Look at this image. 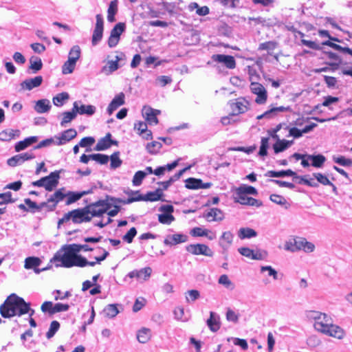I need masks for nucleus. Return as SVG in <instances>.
Segmentation results:
<instances>
[{
    "label": "nucleus",
    "instance_id": "338daca9",
    "mask_svg": "<svg viewBox=\"0 0 352 352\" xmlns=\"http://www.w3.org/2000/svg\"><path fill=\"white\" fill-rule=\"evenodd\" d=\"M190 233L192 236H205L210 233V230L203 229L200 227H195L190 230Z\"/></svg>",
    "mask_w": 352,
    "mask_h": 352
},
{
    "label": "nucleus",
    "instance_id": "ea45409f",
    "mask_svg": "<svg viewBox=\"0 0 352 352\" xmlns=\"http://www.w3.org/2000/svg\"><path fill=\"white\" fill-rule=\"evenodd\" d=\"M322 44L324 45L331 47V48H333L337 51H339L340 52L346 53V54H349L352 56V50H351L350 48H349L347 47H342L340 45H338V44H336V43L331 42V41H324V42H323Z\"/></svg>",
    "mask_w": 352,
    "mask_h": 352
},
{
    "label": "nucleus",
    "instance_id": "a878e982",
    "mask_svg": "<svg viewBox=\"0 0 352 352\" xmlns=\"http://www.w3.org/2000/svg\"><path fill=\"white\" fill-rule=\"evenodd\" d=\"M208 221H221L224 219L223 212L217 208H212L205 214Z\"/></svg>",
    "mask_w": 352,
    "mask_h": 352
},
{
    "label": "nucleus",
    "instance_id": "dca6fc26",
    "mask_svg": "<svg viewBox=\"0 0 352 352\" xmlns=\"http://www.w3.org/2000/svg\"><path fill=\"white\" fill-rule=\"evenodd\" d=\"M249 102L243 98H237L231 104L233 115L244 113L249 109Z\"/></svg>",
    "mask_w": 352,
    "mask_h": 352
},
{
    "label": "nucleus",
    "instance_id": "1a4fd4ad",
    "mask_svg": "<svg viewBox=\"0 0 352 352\" xmlns=\"http://www.w3.org/2000/svg\"><path fill=\"white\" fill-rule=\"evenodd\" d=\"M96 24L92 34L91 43L93 45H96L102 40L104 31V19L100 14L96 16Z\"/></svg>",
    "mask_w": 352,
    "mask_h": 352
},
{
    "label": "nucleus",
    "instance_id": "7ed1b4c3",
    "mask_svg": "<svg viewBox=\"0 0 352 352\" xmlns=\"http://www.w3.org/2000/svg\"><path fill=\"white\" fill-rule=\"evenodd\" d=\"M0 312L3 318H10L14 316H21L25 314H29L30 316H32L34 314V310L30 308V304L27 303L23 298L15 294L8 297L0 307Z\"/></svg>",
    "mask_w": 352,
    "mask_h": 352
},
{
    "label": "nucleus",
    "instance_id": "0eeeda50",
    "mask_svg": "<svg viewBox=\"0 0 352 352\" xmlns=\"http://www.w3.org/2000/svg\"><path fill=\"white\" fill-rule=\"evenodd\" d=\"M250 88L251 92L256 96L254 100L256 104H264L266 103L268 95L263 85L258 82H252Z\"/></svg>",
    "mask_w": 352,
    "mask_h": 352
},
{
    "label": "nucleus",
    "instance_id": "c85d7f7f",
    "mask_svg": "<svg viewBox=\"0 0 352 352\" xmlns=\"http://www.w3.org/2000/svg\"><path fill=\"white\" fill-rule=\"evenodd\" d=\"M111 134L108 133L104 138L100 140L98 142L95 149L96 151H104L109 148L111 144H116L117 142L111 140Z\"/></svg>",
    "mask_w": 352,
    "mask_h": 352
},
{
    "label": "nucleus",
    "instance_id": "58836bf2",
    "mask_svg": "<svg viewBox=\"0 0 352 352\" xmlns=\"http://www.w3.org/2000/svg\"><path fill=\"white\" fill-rule=\"evenodd\" d=\"M41 260L35 256H30L25 258L24 267L27 270L38 267L41 264Z\"/></svg>",
    "mask_w": 352,
    "mask_h": 352
},
{
    "label": "nucleus",
    "instance_id": "9d476101",
    "mask_svg": "<svg viewBox=\"0 0 352 352\" xmlns=\"http://www.w3.org/2000/svg\"><path fill=\"white\" fill-rule=\"evenodd\" d=\"M125 29L126 25L124 23H118L113 27L108 39L109 47H114L118 44L120 36L125 31Z\"/></svg>",
    "mask_w": 352,
    "mask_h": 352
},
{
    "label": "nucleus",
    "instance_id": "de8ad7c7",
    "mask_svg": "<svg viewBox=\"0 0 352 352\" xmlns=\"http://www.w3.org/2000/svg\"><path fill=\"white\" fill-rule=\"evenodd\" d=\"M270 199L272 202H274L278 205L284 206L286 209H287L290 206L287 203L286 199L284 197L279 195H276V194L271 195L270 197Z\"/></svg>",
    "mask_w": 352,
    "mask_h": 352
},
{
    "label": "nucleus",
    "instance_id": "680f3d73",
    "mask_svg": "<svg viewBox=\"0 0 352 352\" xmlns=\"http://www.w3.org/2000/svg\"><path fill=\"white\" fill-rule=\"evenodd\" d=\"M175 318L182 322H186L188 320V317L184 314V308L181 307H176L173 311Z\"/></svg>",
    "mask_w": 352,
    "mask_h": 352
},
{
    "label": "nucleus",
    "instance_id": "37998d69",
    "mask_svg": "<svg viewBox=\"0 0 352 352\" xmlns=\"http://www.w3.org/2000/svg\"><path fill=\"white\" fill-rule=\"evenodd\" d=\"M119 311L117 308V306L113 304L108 305L103 309L104 315L109 318L116 317Z\"/></svg>",
    "mask_w": 352,
    "mask_h": 352
},
{
    "label": "nucleus",
    "instance_id": "9b49d317",
    "mask_svg": "<svg viewBox=\"0 0 352 352\" xmlns=\"http://www.w3.org/2000/svg\"><path fill=\"white\" fill-rule=\"evenodd\" d=\"M186 250L193 255L213 256L212 250L206 245L201 243L190 244L186 246Z\"/></svg>",
    "mask_w": 352,
    "mask_h": 352
},
{
    "label": "nucleus",
    "instance_id": "aec40b11",
    "mask_svg": "<svg viewBox=\"0 0 352 352\" xmlns=\"http://www.w3.org/2000/svg\"><path fill=\"white\" fill-rule=\"evenodd\" d=\"M74 110L80 115L92 116L95 113L96 108L91 104H82L80 101H76L73 104Z\"/></svg>",
    "mask_w": 352,
    "mask_h": 352
},
{
    "label": "nucleus",
    "instance_id": "2eb2a0df",
    "mask_svg": "<svg viewBox=\"0 0 352 352\" xmlns=\"http://www.w3.org/2000/svg\"><path fill=\"white\" fill-rule=\"evenodd\" d=\"M151 273L152 269L150 267H146L139 270H135L130 272L126 275V277H129L130 278H135L140 281H146L151 277Z\"/></svg>",
    "mask_w": 352,
    "mask_h": 352
},
{
    "label": "nucleus",
    "instance_id": "8fccbe9b",
    "mask_svg": "<svg viewBox=\"0 0 352 352\" xmlns=\"http://www.w3.org/2000/svg\"><path fill=\"white\" fill-rule=\"evenodd\" d=\"M30 69H32L33 73H36L41 69L43 63L41 59L36 56H32L30 59Z\"/></svg>",
    "mask_w": 352,
    "mask_h": 352
},
{
    "label": "nucleus",
    "instance_id": "6ab92c4d",
    "mask_svg": "<svg viewBox=\"0 0 352 352\" xmlns=\"http://www.w3.org/2000/svg\"><path fill=\"white\" fill-rule=\"evenodd\" d=\"M235 195V201L239 203L240 204L256 207H260L262 206V202L261 201L252 197H248V195L245 194H239L236 191Z\"/></svg>",
    "mask_w": 352,
    "mask_h": 352
},
{
    "label": "nucleus",
    "instance_id": "69168bd1",
    "mask_svg": "<svg viewBox=\"0 0 352 352\" xmlns=\"http://www.w3.org/2000/svg\"><path fill=\"white\" fill-rule=\"evenodd\" d=\"M59 327H60V324L58 321H56V320L52 321L50 324V329L46 333V337L48 339L52 338L55 335V333L58 331Z\"/></svg>",
    "mask_w": 352,
    "mask_h": 352
},
{
    "label": "nucleus",
    "instance_id": "c03bdc74",
    "mask_svg": "<svg viewBox=\"0 0 352 352\" xmlns=\"http://www.w3.org/2000/svg\"><path fill=\"white\" fill-rule=\"evenodd\" d=\"M256 236V232L252 228H243L239 231V237L241 239H250Z\"/></svg>",
    "mask_w": 352,
    "mask_h": 352
},
{
    "label": "nucleus",
    "instance_id": "4d7b16f0",
    "mask_svg": "<svg viewBox=\"0 0 352 352\" xmlns=\"http://www.w3.org/2000/svg\"><path fill=\"white\" fill-rule=\"evenodd\" d=\"M200 297V293L198 290L191 289L186 293V300L188 303H192Z\"/></svg>",
    "mask_w": 352,
    "mask_h": 352
},
{
    "label": "nucleus",
    "instance_id": "6e6d98bb",
    "mask_svg": "<svg viewBox=\"0 0 352 352\" xmlns=\"http://www.w3.org/2000/svg\"><path fill=\"white\" fill-rule=\"evenodd\" d=\"M62 190L63 189H59L56 191L52 196H50V197L47 199V201L49 203L53 202L54 203V205H56L62 201L66 197V195H65Z\"/></svg>",
    "mask_w": 352,
    "mask_h": 352
},
{
    "label": "nucleus",
    "instance_id": "3c124183",
    "mask_svg": "<svg viewBox=\"0 0 352 352\" xmlns=\"http://www.w3.org/2000/svg\"><path fill=\"white\" fill-rule=\"evenodd\" d=\"M185 182V186L188 189H199L202 188V181L201 179L188 178Z\"/></svg>",
    "mask_w": 352,
    "mask_h": 352
},
{
    "label": "nucleus",
    "instance_id": "412c9836",
    "mask_svg": "<svg viewBox=\"0 0 352 352\" xmlns=\"http://www.w3.org/2000/svg\"><path fill=\"white\" fill-rule=\"evenodd\" d=\"M289 110V107H283V106H280V107H271L268 110L265 111L263 113L258 116L256 117V119L257 120H261L263 118L271 119V118H273L275 116H276L280 113L285 112Z\"/></svg>",
    "mask_w": 352,
    "mask_h": 352
},
{
    "label": "nucleus",
    "instance_id": "a19ab883",
    "mask_svg": "<svg viewBox=\"0 0 352 352\" xmlns=\"http://www.w3.org/2000/svg\"><path fill=\"white\" fill-rule=\"evenodd\" d=\"M69 96L67 92H62L55 96L53 99V103L55 106L61 107L69 99Z\"/></svg>",
    "mask_w": 352,
    "mask_h": 352
},
{
    "label": "nucleus",
    "instance_id": "f3484780",
    "mask_svg": "<svg viewBox=\"0 0 352 352\" xmlns=\"http://www.w3.org/2000/svg\"><path fill=\"white\" fill-rule=\"evenodd\" d=\"M77 135V131L74 129H69L63 131L61 133L54 137L58 141L56 142V144L60 146L65 144L69 142Z\"/></svg>",
    "mask_w": 352,
    "mask_h": 352
},
{
    "label": "nucleus",
    "instance_id": "5701e85b",
    "mask_svg": "<svg viewBox=\"0 0 352 352\" xmlns=\"http://www.w3.org/2000/svg\"><path fill=\"white\" fill-rule=\"evenodd\" d=\"M124 99H125V96L122 92L117 94L113 98V99L112 100V101L111 102V103L109 104V106L107 107V111L108 114L111 115L115 110H116L118 107H120V106L124 104Z\"/></svg>",
    "mask_w": 352,
    "mask_h": 352
},
{
    "label": "nucleus",
    "instance_id": "2f4dec72",
    "mask_svg": "<svg viewBox=\"0 0 352 352\" xmlns=\"http://www.w3.org/2000/svg\"><path fill=\"white\" fill-rule=\"evenodd\" d=\"M315 245L305 238H298V251L302 250L306 253H311L315 250Z\"/></svg>",
    "mask_w": 352,
    "mask_h": 352
},
{
    "label": "nucleus",
    "instance_id": "20e7f679",
    "mask_svg": "<svg viewBox=\"0 0 352 352\" xmlns=\"http://www.w3.org/2000/svg\"><path fill=\"white\" fill-rule=\"evenodd\" d=\"M70 219L75 223H80L82 222L89 221L91 220V216L89 215L86 208L74 210L65 214L63 217L58 220V226Z\"/></svg>",
    "mask_w": 352,
    "mask_h": 352
},
{
    "label": "nucleus",
    "instance_id": "49530a36",
    "mask_svg": "<svg viewBox=\"0 0 352 352\" xmlns=\"http://www.w3.org/2000/svg\"><path fill=\"white\" fill-rule=\"evenodd\" d=\"M270 137H263L261 140V146L258 151V155L265 157L267 155V149L270 147Z\"/></svg>",
    "mask_w": 352,
    "mask_h": 352
},
{
    "label": "nucleus",
    "instance_id": "79ce46f5",
    "mask_svg": "<svg viewBox=\"0 0 352 352\" xmlns=\"http://www.w3.org/2000/svg\"><path fill=\"white\" fill-rule=\"evenodd\" d=\"M236 191L239 194H245L246 195H256L258 194L257 190L254 187L248 185L240 186L238 188H236Z\"/></svg>",
    "mask_w": 352,
    "mask_h": 352
},
{
    "label": "nucleus",
    "instance_id": "423d86ee",
    "mask_svg": "<svg viewBox=\"0 0 352 352\" xmlns=\"http://www.w3.org/2000/svg\"><path fill=\"white\" fill-rule=\"evenodd\" d=\"M60 178V172H52L48 176L42 177L41 179L33 182L32 186L36 187H43L47 191H52L58 184Z\"/></svg>",
    "mask_w": 352,
    "mask_h": 352
},
{
    "label": "nucleus",
    "instance_id": "0e129e2a",
    "mask_svg": "<svg viewBox=\"0 0 352 352\" xmlns=\"http://www.w3.org/2000/svg\"><path fill=\"white\" fill-rule=\"evenodd\" d=\"M261 273L267 272L268 276L272 277V278L275 280L278 279V272L272 266H270V265L261 266Z\"/></svg>",
    "mask_w": 352,
    "mask_h": 352
},
{
    "label": "nucleus",
    "instance_id": "cd10ccee",
    "mask_svg": "<svg viewBox=\"0 0 352 352\" xmlns=\"http://www.w3.org/2000/svg\"><path fill=\"white\" fill-rule=\"evenodd\" d=\"M181 3H182L181 0H162V2L164 8L169 13H172L177 10H181Z\"/></svg>",
    "mask_w": 352,
    "mask_h": 352
},
{
    "label": "nucleus",
    "instance_id": "ddd939ff",
    "mask_svg": "<svg viewBox=\"0 0 352 352\" xmlns=\"http://www.w3.org/2000/svg\"><path fill=\"white\" fill-rule=\"evenodd\" d=\"M188 241V236L182 233H175L167 235L163 243L165 245L172 247L178 244L186 243Z\"/></svg>",
    "mask_w": 352,
    "mask_h": 352
},
{
    "label": "nucleus",
    "instance_id": "c756f323",
    "mask_svg": "<svg viewBox=\"0 0 352 352\" xmlns=\"http://www.w3.org/2000/svg\"><path fill=\"white\" fill-rule=\"evenodd\" d=\"M52 106L50 101L47 99L38 100L34 106V110L38 113H44L49 111Z\"/></svg>",
    "mask_w": 352,
    "mask_h": 352
},
{
    "label": "nucleus",
    "instance_id": "c9c22d12",
    "mask_svg": "<svg viewBox=\"0 0 352 352\" xmlns=\"http://www.w3.org/2000/svg\"><path fill=\"white\" fill-rule=\"evenodd\" d=\"M89 192H90L89 191H82V192H69L66 195V197H67V201H66V204L70 205V204L77 201L78 200H79L82 196L87 195Z\"/></svg>",
    "mask_w": 352,
    "mask_h": 352
},
{
    "label": "nucleus",
    "instance_id": "4be33fe9",
    "mask_svg": "<svg viewBox=\"0 0 352 352\" xmlns=\"http://www.w3.org/2000/svg\"><path fill=\"white\" fill-rule=\"evenodd\" d=\"M43 82V77L41 76H37L34 78L25 79L21 84V88L22 90L30 91L34 88L38 87Z\"/></svg>",
    "mask_w": 352,
    "mask_h": 352
},
{
    "label": "nucleus",
    "instance_id": "a18cd8bd",
    "mask_svg": "<svg viewBox=\"0 0 352 352\" xmlns=\"http://www.w3.org/2000/svg\"><path fill=\"white\" fill-rule=\"evenodd\" d=\"M19 131L13 129H6L0 133V140L3 142L10 141L14 138L15 133H18Z\"/></svg>",
    "mask_w": 352,
    "mask_h": 352
},
{
    "label": "nucleus",
    "instance_id": "4468645a",
    "mask_svg": "<svg viewBox=\"0 0 352 352\" xmlns=\"http://www.w3.org/2000/svg\"><path fill=\"white\" fill-rule=\"evenodd\" d=\"M125 57L124 53L116 52V55L114 60H109L105 66L102 69V72L109 75L113 72L116 71L119 67L118 62L123 60Z\"/></svg>",
    "mask_w": 352,
    "mask_h": 352
},
{
    "label": "nucleus",
    "instance_id": "774afa93",
    "mask_svg": "<svg viewBox=\"0 0 352 352\" xmlns=\"http://www.w3.org/2000/svg\"><path fill=\"white\" fill-rule=\"evenodd\" d=\"M313 176L316 179V180L322 185L329 186L333 185V183L329 181L327 177L320 173H314Z\"/></svg>",
    "mask_w": 352,
    "mask_h": 352
},
{
    "label": "nucleus",
    "instance_id": "f704fd0d",
    "mask_svg": "<svg viewBox=\"0 0 352 352\" xmlns=\"http://www.w3.org/2000/svg\"><path fill=\"white\" fill-rule=\"evenodd\" d=\"M265 176L270 177H283L286 176H295L296 177H298L296 176V173L290 169L280 171L269 170L265 173Z\"/></svg>",
    "mask_w": 352,
    "mask_h": 352
},
{
    "label": "nucleus",
    "instance_id": "393cba45",
    "mask_svg": "<svg viewBox=\"0 0 352 352\" xmlns=\"http://www.w3.org/2000/svg\"><path fill=\"white\" fill-rule=\"evenodd\" d=\"M38 140V136H30L25 138L22 141L18 142L14 146L15 151L19 152L31 146L32 144L37 142Z\"/></svg>",
    "mask_w": 352,
    "mask_h": 352
},
{
    "label": "nucleus",
    "instance_id": "7c9ffc66",
    "mask_svg": "<svg viewBox=\"0 0 352 352\" xmlns=\"http://www.w3.org/2000/svg\"><path fill=\"white\" fill-rule=\"evenodd\" d=\"M207 325L212 332H216L219 329V318L215 313L210 312V318L207 320Z\"/></svg>",
    "mask_w": 352,
    "mask_h": 352
},
{
    "label": "nucleus",
    "instance_id": "6e6552de",
    "mask_svg": "<svg viewBox=\"0 0 352 352\" xmlns=\"http://www.w3.org/2000/svg\"><path fill=\"white\" fill-rule=\"evenodd\" d=\"M159 211L162 212L158 214L160 223L164 225H170L175 220V218L172 214L174 211V208L172 205H162L159 208Z\"/></svg>",
    "mask_w": 352,
    "mask_h": 352
},
{
    "label": "nucleus",
    "instance_id": "f8f14e48",
    "mask_svg": "<svg viewBox=\"0 0 352 352\" xmlns=\"http://www.w3.org/2000/svg\"><path fill=\"white\" fill-rule=\"evenodd\" d=\"M161 111L151 108L149 106H144L142 110V116L149 125H156L158 123L157 116Z\"/></svg>",
    "mask_w": 352,
    "mask_h": 352
},
{
    "label": "nucleus",
    "instance_id": "bf43d9fd",
    "mask_svg": "<svg viewBox=\"0 0 352 352\" xmlns=\"http://www.w3.org/2000/svg\"><path fill=\"white\" fill-rule=\"evenodd\" d=\"M218 283L223 285L226 288L229 289H233L234 287L233 283L230 280L229 277L226 274H223L219 276Z\"/></svg>",
    "mask_w": 352,
    "mask_h": 352
},
{
    "label": "nucleus",
    "instance_id": "5fc2aeb1",
    "mask_svg": "<svg viewBox=\"0 0 352 352\" xmlns=\"http://www.w3.org/2000/svg\"><path fill=\"white\" fill-rule=\"evenodd\" d=\"M76 65V62L68 59L62 66V73L63 74H72L75 69Z\"/></svg>",
    "mask_w": 352,
    "mask_h": 352
},
{
    "label": "nucleus",
    "instance_id": "e2e57ef3",
    "mask_svg": "<svg viewBox=\"0 0 352 352\" xmlns=\"http://www.w3.org/2000/svg\"><path fill=\"white\" fill-rule=\"evenodd\" d=\"M146 173H145L144 171L139 170V171L136 172L133 178V181H132L133 185L134 186H140L142 182V180L146 177Z\"/></svg>",
    "mask_w": 352,
    "mask_h": 352
},
{
    "label": "nucleus",
    "instance_id": "bb28decb",
    "mask_svg": "<svg viewBox=\"0 0 352 352\" xmlns=\"http://www.w3.org/2000/svg\"><path fill=\"white\" fill-rule=\"evenodd\" d=\"M294 144L293 140H287L285 139H278L273 145V149L275 153H279L287 150Z\"/></svg>",
    "mask_w": 352,
    "mask_h": 352
},
{
    "label": "nucleus",
    "instance_id": "a211bd4d",
    "mask_svg": "<svg viewBox=\"0 0 352 352\" xmlns=\"http://www.w3.org/2000/svg\"><path fill=\"white\" fill-rule=\"evenodd\" d=\"M213 61L221 63L228 69H232L236 67V61L232 56L225 54H214L212 56Z\"/></svg>",
    "mask_w": 352,
    "mask_h": 352
},
{
    "label": "nucleus",
    "instance_id": "f257e3e1",
    "mask_svg": "<svg viewBox=\"0 0 352 352\" xmlns=\"http://www.w3.org/2000/svg\"><path fill=\"white\" fill-rule=\"evenodd\" d=\"M103 252L102 256L96 257V262L88 261L85 257L78 254L79 249L77 248L76 244H70L65 245L61 250L58 251L50 261L54 263L57 267H63L69 268L73 266L80 267L87 265L94 266L96 263H100L109 255L107 251L104 250Z\"/></svg>",
    "mask_w": 352,
    "mask_h": 352
},
{
    "label": "nucleus",
    "instance_id": "e433bc0d",
    "mask_svg": "<svg viewBox=\"0 0 352 352\" xmlns=\"http://www.w3.org/2000/svg\"><path fill=\"white\" fill-rule=\"evenodd\" d=\"M307 158L311 161V165L316 168H321L326 161V157L321 154L308 155Z\"/></svg>",
    "mask_w": 352,
    "mask_h": 352
},
{
    "label": "nucleus",
    "instance_id": "13d9d810",
    "mask_svg": "<svg viewBox=\"0 0 352 352\" xmlns=\"http://www.w3.org/2000/svg\"><path fill=\"white\" fill-rule=\"evenodd\" d=\"M119 155V152H115L110 156L109 160L111 161V168L116 169L121 166L122 162L120 159Z\"/></svg>",
    "mask_w": 352,
    "mask_h": 352
},
{
    "label": "nucleus",
    "instance_id": "39448f33",
    "mask_svg": "<svg viewBox=\"0 0 352 352\" xmlns=\"http://www.w3.org/2000/svg\"><path fill=\"white\" fill-rule=\"evenodd\" d=\"M113 199H109L108 197L106 199L99 200L93 203L86 207L89 215L91 219L93 217H102L106 213L112 206Z\"/></svg>",
    "mask_w": 352,
    "mask_h": 352
},
{
    "label": "nucleus",
    "instance_id": "052dcab7",
    "mask_svg": "<svg viewBox=\"0 0 352 352\" xmlns=\"http://www.w3.org/2000/svg\"><path fill=\"white\" fill-rule=\"evenodd\" d=\"M162 146V143L157 141H153L151 143L147 144L146 150L151 154H156L160 151Z\"/></svg>",
    "mask_w": 352,
    "mask_h": 352
},
{
    "label": "nucleus",
    "instance_id": "b1692460",
    "mask_svg": "<svg viewBox=\"0 0 352 352\" xmlns=\"http://www.w3.org/2000/svg\"><path fill=\"white\" fill-rule=\"evenodd\" d=\"M238 251L243 256H245L252 260L263 259V255L261 252H254L253 250L249 248H239Z\"/></svg>",
    "mask_w": 352,
    "mask_h": 352
},
{
    "label": "nucleus",
    "instance_id": "603ef678",
    "mask_svg": "<svg viewBox=\"0 0 352 352\" xmlns=\"http://www.w3.org/2000/svg\"><path fill=\"white\" fill-rule=\"evenodd\" d=\"M284 248L285 250L292 252L298 251V238L292 239L287 241L284 245Z\"/></svg>",
    "mask_w": 352,
    "mask_h": 352
},
{
    "label": "nucleus",
    "instance_id": "473e14b6",
    "mask_svg": "<svg viewBox=\"0 0 352 352\" xmlns=\"http://www.w3.org/2000/svg\"><path fill=\"white\" fill-rule=\"evenodd\" d=\"M118 1L113 0L110 2L107 10V21L110 23L116 21L115 16L118 12Z\"/></svg>",
    "mask_w": 352,
    "mask_h": 352
},
{
    "label": "nucleus",
    "instance_id": "4c0bfd02",
    "mask_svg": "<svg viewBox=\"0 0 352 352\" xmlns=\"http://www.w3.org/2000/svg\"><path fill=\"white\" fill-rule=\"evenodd\" d=\"M151 337V329L143 327L138 331L137 339L140 343H146Z\"/></svg>",
    "mask_w": 352,
    "mask_h": 352
},
{
    "label": "nucleus",
    "instance_id": "864d4df0",
    "mask_svg": "<svg viewBox=\"0 0 352 352\" xmlns=\"http://www.w3.org/2000/svg\"><path fill=\"white\" fill-rule=\"evenodd\" d=\"M81 54V50L78 45L73 46L68 54V59L72 60L74 62H77V60L80 58Z\"/></svg>",
    "mask_w": 352,
    "mask_h": 352
},
{
    "label": "nucleus",
    "instance_id": "f03ea898",
    "mask_svg": "<svg viewBox=\"0 0 352 352\" xmlns=\"http://www.w3.org/2000/svg\"><path fill=\"white\" fill-rule=\"evenodd\" d=\"M307 316L309 320H314V327L317 331L338 340L345 337L344 330L333 324L331 317L327 314L317 311H309Z\"/></svg>",
    "mask_w": 352,
    "mask_h": 352
},
{
    "label": "nucleus",
    "instance_id": "09e8293b",
    "mask_svg": "<svg viewBox=\"0 0 352 352\" xmlns=\"http://www.w3.org/2000/svg\"><path fill=\"white\" fill-rule=\"evenodd\" d=\"M76 112L72 109V111H65L63 113V119L60 122L61 126H65L66 124L69 123L76 117Z\"/></svg>",
    "mask_w": 352,
    "mask_h": 352
},
{
    "label": "nucleus",
    "instance_id": "72a5a7b5",
    "mask_svg": "<svg viewBox=\"0 0 352 352\" xmlns=\"http://www.w3.org/2000/svg\"><path fill=\"white\" fill-rule=\"evenodd\" d=\"M233 237L234 236L230 232H224L220 238L219 244L221 247L224 250H227L231 245Z\"/></svg>",
    "mask_w": 352,
    "mask_h": 352
}]
</instances>
